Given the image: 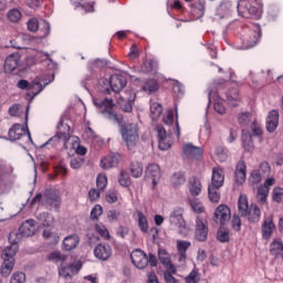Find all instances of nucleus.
I'll use <instances>...</instances> for the list:
<instances>
[{"label": "nucleus", "instance_id": "nucleus-1", "mask_svg": "<svg viewBox=\"0 0 283 283\" xmlns=\"http://www.w3.org/2000/svg\"><path fill=\"white\" fill-rule=\"evenodd\" d=\"M54 138L63 140L66 147L72 145V149H75V154H77V156H85V154H87V148L85 146H81V139L76 136L71 137L70 126L63 125V123L57 125V133Z\"/></svg>", "mask_w": 283, "mask_h": 283}, {"label": "nucleus", "instance_id": "nucleus-2", "mask_svg": "<svg viewBox=\"0 0 283 283\" xmlns=\"http://www.w3.org/2000/svg\"><path fill=\"white\" fill-rule=\"evenodd\" d=\"M120 134L128 149H134L138 145V124H127L120 128Z\"/></svg>", "mask_w": 283, "mask_h": 283}, {"label": "nucleus", "instance_id": "nucleus-3", "mask_svg": "<svg viewBox=\"0 0 283 283\" xmlns=\"http://www.w3.org/2000/svg\"><path fill=\"white\" fill-rule=\"evenodd\" d=\"M169 222L171 227H176V229H178V232L180 233V235H184V238H187V235L191 233V229L187 227V222L182 217V208H177L171 211L169 216Z\"/></svg>", "mask_w": 283, "mask_h": 283}, {"label": "nucleus", "instance_id": "nucleus-4", "mask_svg": "<svg viewBox=\"0 0 283 283\" xmlns=\"http://www.w3.org/2000/svg\"><path fill=\"white\" fill-rule=\"evenodd\" d=\"M30 114V106L27 108V115H25V127L21 124H14L9 129V140H21L23 136L28 138L30 143H32V135L30 134V129H28V116Z\"/></svg>", "mask_w": 283, "mask_h": 283}, {"label": "nucleus", "instance_id": "nucleus-5", "mask_svg": "<svg viewBox=\"0 0 283 283\" xmlns=\"http://www.w3.org/2000/svg\"><path fill=\"white\" fill-rule=\"evenodd\" d=\"M260 36H262L260 27H254V29H247L244 34L241 36V41L243 42L242 50L255 48V45L260 43Z\"/></svg>", "mask_w": 283, "mask_h": 283}, {"label": "nucleus", "instance_id": "nucleus-6", "mask_svg": "<svg viewBox=\"0 0 283 283\" xmlns=\"http://www.w3.org/2000/svg\"><path fill=\"white\" fill-rule=\"evenodd\" d=\"M209 238V222L202 217H197L195 226V240L197 242H207Z\"/></svg>", "mask_w": 283, "mask_h": 283}, {"label": "nucleus", "instance_id": "nucleus-7", "mask_svg": "<svg viewBox=\"0 0 283 283\" xmlns=\"http://www.w3.org/2000/svg\"><path fill=\"white\" fill-rule=\"evenodd\" d=\"M130 260L136 269H147L149 264V258H147V253L140 249L134 250L132 252Z\"/></svg>", "mask_w": 283, "mask_h": 283}, {"label": "nucleus", "instance_id": "nucleus-8", "mask_svg": "<svg viewBox=\"0 0 283 283\" xmlns=\"http://www.w3.org/2000/svg\"><path fill=\"white\" fill-rule=\"evenodd\" d=\"M157 136H158V145L161 151H167L171 147V134H167V130L163 125H158L156 127Z\"/></svg>", "mask_w": 283, "mask_h": 283}, {"label": "nucleus", "instance_id": "nucleus-9", "mask_svg": "<svg viewBox=\"0 0 283 283\" xmlns=\"http://www.w3.org/2000/svg\"><path fill=\"white\" fill-rule=\"evenodd\" d=\"M231 220V209L227 205H220L214 211V221L217 224H227Z\"/></svg>", "mask_w": 283, "mask_h": 283}, {"label": "nucleus", "instance_id": "nucleus-10", "mask_svg": "<svg viewBox=\"0 0 283 283\" xmlns=\"http://www.w3.org/2000/svg\"><path fill=\"white\" fill-rule=\"evenodd\" d=\"M112 245L107 243H99L94 249V256L99 260L101 262H107L109 258H112Z\"/></svg>", "mask_w": 283, "mask_h": 283}, {"label": "nucleus", "instance_id": "nucleus-11", "mask_svg": "<svg viewBox=\"0 0 283 283\" xmlns=\"http://www.w3.org/2000/svg\"><path fill=\"white\" fill-rule=\"evenodd\" d=\"M78 265L70 264V263H61L59 269L60 277H64V280H72V276L78 273Z\"/></svg>", "mask_w": 283, "mask_h": 283}, {"label": "nucleus", "instance_id": "nucleus-12", "mask_svg": "<svg viewBox=\"0 0 283 283\" xmlns=\"http://www.w3.org/2000/svg\"><path fill=\"white\" fill-rule=\"evenodd\" d=\"M109 85L111 90L118 94V92L123 91L125 85H127V77L124 75L113 74L109 77Z\"/></svg>", "mask_w": 283, "mask_h": 283}, {"label": "nucleus", "instance_id": "nucleus-13", "mask_svg": "<svg viewBox=\"0 0 283 283\" xmlns=\"http://www.w3.org/2000/svg\"><path fill=\"white\" fill-rule=\"evenodd\" d=\"M136 101V93L134 91H126L125 95L118 99L119 107L123 112H132V103Z\"/></svg>", "mask_w": 283, "mask_h": 283}, {"label": "nucleus", "instance_id": "nucleus-14", "mask_svg": "<svg viewBox=\"0 0 283 283\" xmlns=\"http://www.w3.org/2000/svg\"><path fill=\"white\" fill-rule=\"evenodd\" d=\"M20 63H21V54L19 53L10 54L4 61V72L7 74L14 72V70L19 67Z\"/></svg>", "mask_w": 283, "mask_h": 283}, {"label": "nucleus", "instance_id": "nucleus-15", "mask_svg": "<svg viewBox=\"0 0 283 283\" xmlns=\"http://www.w3.org/2000/svg\"><path fill=\"white\" fill-rule=\"evenodd\" d=\"M19 231L23 238H31L36 233V222L34 219H28L19 228Z\"/></svg>", "mask_w": 283, "mask_h": 283}, {"label": "nucleus", "instance_id": "nucleus-16", "mask_svg": "<svg viewBox=\"0 0 283 283\" xmlns=\"http://www.w3.org/2000/svg\"><path fill=\"white\" fill-rule=\"evenodd\" d=\"M277 125H280V113L275 109L269 112L266 117V130L270 134H273L275 129H277Z\"/></svg>", "mask_w": 283, "mask_h": 283}, {"label": "nucleus", "instance_id": "nucleus-17", "mask_svg": "<svg viewBox=\"0 0 283 283\" xmlns=\"http://www.w3.org/2000/svg\"><path fill=\"white\" fill-rule=\"evenodd\" d=\"M146 176L151 180L153 187H156L160 180V166L157 164H149L146 168Z\"/></svg>", "mask_w": 283, "mask_h": 283}, {"label": "nucleus", "instance_id": "nucleus-18", "mask_svg": "<svg viewBox=\"0 0 283 283\" xmlns=\"http://www.w3.org/2000/svg\"><path fill=\"white\" fill-rule=\"evenodd\" d=\"M262 238L263 240H271L273 231H275V223H273V217H266L262 224Z\"/></svg>", "mask_w": 283, "mask_h": 283}, {"label": "nucleus", "instance_id": "nucleus-19", "mask_svg": "<svg viewBox=\"0 0 283 283\" xmlns=\"http://www.w3.org/2000/svg\"><path fill=\"white\" fill-rule=\"evenodd\" d=\"M224 185V170L220 167L212 168L211 184L212 187H223Z\"/></svg>", "mask_w": 283, "mask_h": 283}, {"label": "nucleus", "instance_id": "nucleus-20", "mask_svg": "<svg viewBox=\"0 0 283 283\" xmlns=\"http://www.w3.org/2000/svg\"><path fill=\"white\" fill-rule=\"evenodd\" d=\"M234 178L237 185H244V182H247V164L244 161L237 164Z\"/></svg>", "mask_w": 283, "mask_h": 283}, {"label": "nucleus", "instance_id": "nucleus-21", "mask_svg": "<svg viewBox=\"0 0 283 283\" xmlns=\"http://www.w3.org/2000/svg\"><path fill=\"white\" fill-rule=\"evenodd\" d=\"M182 151L188 158H200L203 154L202 147L193 146V144H185Z\"/></svg>", "mask_w": 283, "mask_h": 283}, {"label": "nucleus", "instance_id": "nucleus-22", "mask_svg": "<svg viewBox=\"0 0 283 283\" xmlns=\"http://www.w3.org/2000/svg\"><path fill=\"white\" fill-rule=\"evenodd\" d=\"M80 242H81V239L76 234H70L63 240V250L74 251V249L78 247Z\"/></svg>", "mask_w": 283, "mask_h": 283}, {"label": "nucleus", "instance_id": "nucleus-23", "mask_svg": "<svg viewBox=\"0 0 283 283\" xmlns=\"http://www.w3.org/2000/svg\"><path fill=\"white\" fill-rule=\"evenodd\" d=\"M249 198L247 195H240L239 200H238V211L242 218H245V216L249 214Z\"/></svg>", "mask_w": 283, "mask_h": 283}, {"label": "nucleus", "instance_id": "nucleus-24", "mask_svg": "<svg viewBox=\"0 0 283 283\" xmlns=\"http://www.w3.org/2000/svg\"><path fill=\"white\" fill-rule=\"evenodd\" d=\"M270 253L274 258H283V241L282 239H274L270 244Z\"/></svg>", "mask_w": 283, "mask_h": 283}, {"label": "nucleus", "instance_id": "nucleus-25", "mask_svg": "<svg viewBox=\"0 0 283 283\" xmlns=\"http://www.w3.org/2000/svg\"><path fill=\"white\" fill-rule=\"evenodd\" d=\"M50 61V54L41 51H35L34 54L28 57V65H34L35 63H43Z\"/></svg>", "mask_w": 283, "mask_h": 283}, {"label": "nucleus", "instance_id": "nucleus-26", "mask_svg": "<svg viewBox=\"0 0 283 283\" xmlns=\"http://www.w3.org/2000/svg\"><path fill=\"white\" fill-rule=\"evenodd\" d=\"M247 216L249 222H251L252 224H255V222H260V218L262 216L260 207H258V205H251Z\"/></svg>", "mask_w": 283, "mask_h": 283}, {"label": "nucleus", "instance_id": "nucleus-27", "mask_svg": "<svg viewBox=\"0 0 283 283\" xmlns=\"http://www.w3.org/2000/svg\"><path fill=\"white\" fill-rule=\"evenodd\" d=\"M118 165V156L115 154H111L101 160L102 169H112V167H116Z\"/></svg>", "mask_w": 283, "mask_h": 283}, {"label": "nucleus", "instance_id": "nucleus-28", "mask_svg": "<svg viewBox=\"0 0 283 283\" xmlns=\"http://www.w3.org/2000/svg\"><path fill=\"white\" fill-rule=\"evenodd\" d=\"M40 227H52L54 224V216L49 212H41L36 216Z\"/></svg>", "mask_w": 283, "mask_h": 283}, {"label": "nucleus", "instance_id": "nucleus-29", "mask_svg": "<svg viewBox=\"0 0 283 283\" xmlns=\"http://www.w3.org/2000/svg\"><path fill=\"white\" fill-rule=\"evenodd\" d=\"M14 269V260H6L3 259V262L0 268V273L2 277H10V273H12V270Z\"/></svg>", "mask_w": 283, "mask_h": 283}, {"label": "nucleus", "instance_id": "nucleus-30", "mask_svg": "<svg viewBox=\"0 0 283 283\" xmlns=\"http://www.w3.org/2000/svg\"><path fill=\"white\" fill-rule=\"evenodd\" d=\"M189 191L191 196H200L202 192V184L200 182V179L193 177L189 181Z\"/></svg>", "mask_w": 283, "mask_h": 283}, {"label": "nucleus", "instance_id": "nucleus-31", "mask_svg": "<svg viewBox=\"0 0 283 283\" xmlns=\"http://www.w3.org/2000/svg\"><path fill=\"white\" fill-rule=\"evenodd\" d=\"M213 157L219 160V163H227L229 158V153L227 151V148L224 146H216L213 151Z\"/></svg>", "mask_w": 283, "mask_h": 283}, {"label": "nucleus", "instance_id": "nucleus-32", "mask_svg": "<svg viewBox=\"0 0 283 283\" xmlns=\"http://www.w3.org/2000/svg\"><path fill=\"white\" fill-rule=\"evenodd\" d=\"M171 187L174 189H178V187H182L185 182H187V178L185 177V174L182 172H176L170 178Z\"/></svg>", "mask_w": 283, "mask_h": 283}, {"label": "nucleus", "instance_id": "nucleus-33", "mask_svg": "<svg viewBox=\"0 0 283 283\" xmlns=\"http://www.w3.org/2000/svg\"><path fill=\"white\" fill-rule=\"evenodd\" d=\"M137 223L142 233H147L149 231V222L147 221V217L142 211H137Z\"/></svg>", "mask_w": 283, "mask_h": 283}, {"label": "nucleus", "instance_id": "nucleus-34", "mask_svg": "<svg viewBox=\"0 0 283 283\" xmlns=\"http://www.w3.org/2000/svg\"><path fill=\"white\" fill-rule=\"evenodd\" d=\"M17 251H19V245H8L1 254L2 260H14V255H17Z\"/></svg>", "mask_w": 283, "mask_h": 283}, {"label": "nucleus", "instance_id": "nucleus-35", "mask_svg": "<svg viewBox=\"0 0 283 283\" xmlns=\"http://www.w3.org/2000/svg\"><path fill=\"white\" fill-rule=\"evenodd\" d=\"M17 85L20 90H34V87H38L39 92L43 90L39 82H33L32 84H30L27 80H20ZM39 92H36L35 94H39Z\"/></svg>", "mask_w": 283, "mask_h": 283}, {"label": "nucleus", "instance_id": "nucleus-36", "mask_svg": "<svg viewBox=\"0 0 283 283\" xmlns=\"http://www.w3.org/2000/svg\"><path fill=\"white\" fill-rule=\"evenodd\" d=\"M220 188L217 186L209 185L208 187V193H209V200L210 202L218 203L220 202Z\"/></svg>", "mask_w": 283, "mask_h": 283}, {"label": "nucleus", "instance_id": "nucleus-37", "mask_svg": "<svg viewBox=\"0 0 283 283\" xmlns=\"http://www.w3.org/2000/svg\"><path fill=\"white\" fill-rule=\"evenodd\" d=\"M227 101L230 105L234 106L240 103V93L237 88H232L227 92Z\"/></svg>", "mask_w": 283, "mask_h": 283}, {"label": "nucleus", "instance_id": "nucleus-38", "mask_svg": "<svg viewBox=\"0 0 283 283\" xmlns=\"http://www.w3.org/2000/svg\"><path fill=\"white\" fill-rule=\"evenodd\" d=\"M150 116L153 120H158V118L163 116V105H160L159 103H153L150 105Z\"/></svg>", "mask_w": 283, "mask_h": 283}, {"label": "nucleus", "instance_id": "nucleus-39", "mask_svg": "<svg viewBox=\"0 0 283 283\" xmlns=\"http://www.w3.org/2000/svg\"><path fill=\"white\" fill-rule=\"evenodd\" d=\"M248 12L251 17H254V19H262V2L258 1L256 6H251Z\"/></svg>", "mask_w": 283, "mask_h": 283}, {"label": "nucleus", "instance_id": "nucleus-40", "mask_svg": "<svg viewBox=\"0 0 283 283\" xmlns=\"http://www.w3.org/2000/svg\"><path fill=\"white\" fill-rule=\"evenodd\" d=\"M242 143H243V147L247 151H253V140L251 137V133L242 134Z\"/></svg>", "mask_w": 283, "mask_h": 283}, {"label": "nucleus", "instance_id": "nucleus-41", "mask_svg": "<svg viewBox=\"0 0 283 283\" xmlns=\"http://www.w3.org/2000/svg\"><path fill=\"white\" fill-rule=\"evenodd\" d=\"M130 174L133 178H140L143 176V164L135 161L130 165Z\"/></svg>", "mask_w": 283, "mask_h": 283}, {"label": "nucleus", "instance_id": "nucleus-42", "mask_svg": "<svg viewBox=\"0 0 283 283\" xmlns=\"http://www.w3.org/2000/svg\"><path fill=\"white\" fill-rule=\"evenodd\" d=\"M95 231L103 238L104 240H109V230L103 223H97L95 226Z\"/></svg>", "mask_w": 283, "mask_h": 283}, {"label": "nucleus", "instance_id": "nucleus-43", "mask_svg": "<svg viewBox=\"0 0 283 283\" xmlns=\"http://www.w3.org/2000/svg\"><path fill=\"white\" fill-rule=\"evenodd\" d=\"M269 198V190L268 188H259L258 189V195H256V200L260 202V205H266V199Z\"/></svg>", "mask_w": 283, "mask_h": 283}, {"label": "nucleus", "instance_id": "nucleus-44", "mask_svg": "<svg viewBox=\"0 0 283 283\" xmlns=\"http://www.w3.org/2000/svg\"><path fill=\"white\" fill-rule=\"evenodd\" d=\"M144 92H148V94H153L158 90V82L156 80L147 81L143 86Z\"/></svg>", "mask_w": 283, "mask_h": 283}, {"label": "nucleus", "instance_id": "nucleus-45", "mask_svg": "<svg viewBox=\"0 0 283 283\" xmlns=\"http://www.w3.org/2000/svg\"><path fill=\"white\" fill-rule=\"evenodd\" d=\"M43 239L49 240L51 244H56L59 242L60 238L59 234L52 232V230H44L43 231Z\"/></svg>", "mask_w": 283, "mask_h": 283}, {"label": "nucleus", "instance_id": "nucleus-46", "mask_svg": "<svg viewBox=\"0 0 283 283\" xmlns=\"http://www.w3.org/2000/svg\"><path fill=\"white\" fill-rule=\"evenodd\" d=\"M49 260L51 262H55L56 264H59L60 262H62L63 264L65 263V260H67V256H65L64 254H61V252L59 251H54L49 255Z\"/></svg>", "mask_w": 283, "mask_h": 283}, {"label": "nucleus", "instance_id": "nucleus-47", "mask_svg": "<svg viewBox=\"0 0 283 283\" xmlns=\"http://www.w3.org/2000/svg\"><path fill=\"white\" fill-rule=\"evenodd\" d=\"M190 207L195 213H205V206L198 199L190 200Z\"/></svg>", "mask_w": 283, "mask_h": 283}, {"label": "nucleus", "instance_id": "nucleus-48", "mask_svg": "<svg viewBox=\"0 0 283 283\" xmlns=\"http://www.w3.org/2000/svg\"><path fill=\"white\" fill-rule=\"evenodd\" d=\"M217 238L219 242H229L230 240L229 230L224 227H221L217 233Z\"/></svg>", "mask_w": 283, "mask_h": 283}, {"label": "nucleus", "instance_id": "nucleus-49", "mask_svg": "<svg viewBox=\"0 0 283 283\" xmlns=\"http://www.w3.org/2000/svg\"><path fill=\"white\" fill-rule=\"evenodd\" d=\"M23 239V234H21V231L17 232V231H12L9 234V242L11 245L17 247V244H19V241Z\"/></svg>", "mask_w": 283, "mask_h": 283}, {"label": "nucleus", "instance_id": "nucleus-50", "mask_svg": "<svg viewBox=\"0 0 283 283\" xmlns=\"http://www.w3.org/2000/svg\"><path fill=\"white\" fill-rule=\"evenodd\" d=\"M9 21L12 23H18V21H21V11L18 9H11L7 14Z\"/></svg>", "mask_w": 283, "mask_h": 283}, {"label": "nucleus", "instance_id": "nucleus-51", "mask_svg": "<svg viewBox=\"0 0 283 283\" xmlns=\"http://www.w3.org/2000/svg\"><path fill=\"white\" fill-rule=\"evenodd\" d=\"M238 120L241 125H249V123H251V120H253V114H251L249 112L241 113L238 116Z\"/></svg>", "mask_w": 283, "mask_h": 283}, {"label": "nucleus", "instance_id": "nucleus-52", "mask_svg": "<svg viewBox=\"0 0 283 283\" xmlns=\"http://www.w3.org/2000/svg\"><path fill=\"white\" fill-rule=\"evenodd\" d=\"M118 182L120 187H129L132 185V180L129 179V175L124 170L120 171Z\"/></svg>", "mask_w": 283, "mask_h": 283}, {"label": "nucleus", "instance_id": "nucleus-53", "mask_svg": "<svg viewBox=\"0 0 283 283\" xmlns=\"http://www.w3.org/2000/svg\"><path fill=\"white\" fill-rule=\"evenodd\" d=\"M27 276L23 272H14L11 275L10 283H25Z\"/></svg>", "mask_w": 283, "mask_h": 283}, {"label": "nucleus", "instance_id": "nucleus-54", "mask_svg": "<svg viewBox=\"0 0 283 283\" xmlns=\"http://www.w3.org/2000/svg\"><path fill=\"white\" fill-rule=\"evenodd\" d=\"M94 105L96 106V107H99V108H103V107H105V109H112L113 107H114V99H112V98H105V99H103L101 103H98V102H94Z\"/></svg>", "mask_w": 283, "mask_h": 283}, {"label": "nucleus", "instance_id": "nucleus-55", "mask_svg": "<svg viewBox=\"0 0 283 283\" xmlns=\"http://www.w3.org/2000/svg\"><path fill=\"white\" fill-rule=\"evenodd\" d=\"M229 10H231V2H223L218 8L217 14L220 15L222 12H224V14L220 15V19H224V15L229 14Z\"/></svg>", "mask_w": 283, "mask_h": 283}, {"label": "nucleus", "instance_id": "nucleus-56", "mask_svg": "<svg viewBox=\"0 0 283 283\" xmlns=\"http://www.w3.org/2000/svg\"><path fill=\"white\" fill-rule=\"evenodd\" d=\"M96 185L99 191H103L107 187V175H98L96 179Z\"/></svg>", "mask_w": 283, "mask_h": 283}, {"label": "nucleus", "instance_id": "nucleus-57", "mask_svg": "<svg viewBox=\"0 0 283 283\" xmlns=\"http://www.w3.org/2000/svg\"><path fill=\"white\" fill-rule=\"evenodd\" d=\"M70 165L72 169H81L85 165V159L83 157H73Z\"/></svg>", "mask_w": 283, "mask_h": 283}, {"label": "nucleus", "instance_id": "nucleus-58", "mask_svg": "<svg viewBox=\"0 0 283 283\" xmlns=\"http://www.w3.org/2000/svg\"><path fill=\"white\" fill-rule=\"evenodd\" d=\"M103 216V206L95 205L94 208L91 210V219L98 220Z\"/></svg>", "mask_w": 283, "mask_h": 283}, {"label": "nucleus", "instance_id": "nucleus-59", "mask_svg": "<svg viewBox=\"0 0 283 283\" xmlns=\"http://www.w3.org/2000/svg\"><path fill=\"white\" fill-rule=\"evenodd\" d=\"M262 176L260 170H253L250 175V182H252V185H259V182H262Z\"/></svg>", "mask_w": 283, "mask_h": 283}, {"label": "nucleus", "instance_id": "nucleus-60", "mask_svg": "<svg viewBox=\"0 0 283 283\" xmlns=\"http://www.w3.org/2000/svg\"><path fill=\"white\" fill-rule=\"evenodd\" d=\"M158 258L159 261L161 262V264H169V262L171 261L169 259V253H167V251L165 249H159L158 251Z\"/></svg>", "mask_w": 283, "mask_h": 283}, {"label": "nucleus", "instance_id": "nucleus-61", "mask_svg": "<svg viewBox=\"0 0 283 283\" xmlns=\"http://www.w3.org/2000/svg\"><path fill=\"white\" fill-rule=\"evenodd\" d=\"M189 247H191V242L189 241H177V250L179 253H187V249H189Z\"/></svg>", "mask_w": 283, "mask_h": 283}, {"label": "nucleus", "instance_id": "nucleus-62", "mask_svg": "<svg viewBox=\"0 0 283 283\" xmlns=\"http://www.w3.org/2000/svg\"><path fill=\"white\" fill-rule=\"evenodd\" d=\"M165 125L171 126L174 125V111L169 109L166 112L163 118Z\"/></svg>", "mask_w": 283, "mask_h": 283}, {"label": "nucleus", "instance_id": "nucleus-63", "mask_svg": "<svg viewBox=\"0 0 283 283\" xmlns=\"http://www.w3.org/2000/svg\"><path fill=\"white\" fill-rule=\"evenodd\" d=\"M282 200H283V188H275L273 190V201L282 202Z\"/></svg>", "mask_w": 283, "mask_h": 283}, {"label": "nucleus", "instance_id": "nucleus-64", "mask_svg": "<svg viewBox=\"0 0 283 283\" xmlns=\"http://www.w3.org/2000/svg\"><path fill=\"white\" fill-rule=\"evenodd\" d=\"M186 283H198V269H193L186 277Z\"/></svg>", "mask_w": 283, "mask_h": 283}]
</instances>
